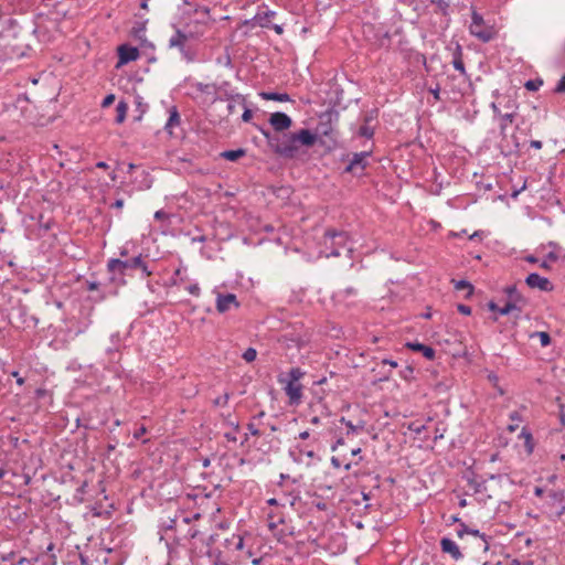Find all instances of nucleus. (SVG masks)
Segmentation results:
<instances>
[{
    "label": "nucleus",
    "instance_id": "nucleus-1",
    "mask_svg": "<svg viewBox=\"0 0 565 565\" xmlns=\"http://www.w3.org/2000/svg\"><path fill=\"white\" fill-rule=\"evenodd\" d=\"M262 134L267 139L270 148L277 154L285 158H295L301 146L312 147L317 141V135L309 129H300L297 132H284L275 136L266 130H262Z\"/></svg>",
    "mask_w": 565,
    "mask_h": 565
},
{
    "label": "nucleus",
    "instance_id": "nucleus-2",
    "mask_svg": "<svg viewBox=\"0 0 565 565\" xmlns=\"http://www.w3.org/2000/svg\"><path fill=\"white\" fill-rule=\"evenodd\" d=\"M349 236L345 232L327 231L324 234V246L330 252L326 253L327 257H338L341 249L345 248L349 254L353 252L352 246H348Z\"/></svg>",
    "mask_w": 565,
    "mask_h": 565
},
{
    "label": "nucleus",
    "instance_id": "nucleus-3",
    "mask_svg": "<svg viewBox=\"0 0 565 565\" xmlns=\"http://www.w3.org/2000/svg\"><path fill=\"white\" fill-rule=\"evenodd\" d=\"M107 268L110 273L119 275H125L127 270L137 268L141 269L146 277H149L152 274L148 269V266L143 262L141 255L126 260L111 258L108 260Z\"/></svg>",
    "mask_w": 565,
    "mask_h": 565
},
{
    "label": "nucleus",
    "instance_id": "nucleus-4",
    "mask_svg": "<svg viewBox=\"0 0 565 565\" xmlns=\"http://www.w3.org/2000/svg\"><path fill=\"white\" fill-rule=\"evenodd\" d=\"M470 34L487 43L494 39L497 32L492 25H488L476 10L471 12V23L469 25Z\"/></svg>",
    "mask_w": 565,
    "mask_h": 565
},
{
    "label": "nucleus",
    "instance_id": "nucleus-5",
    "mask_svg": "<svg viewBox=\"0 0 565 565\" xmlns=\"http://www.w3.org/2000/svg\"><path fill=\"white\" fill-rule=\"evenodd\" d=\"M268 121L276 132L282 134L292 125L291 118L287 114L280 111L273 113Z\"/></svg>",
    "mask_w": 565,
    "mask_h": 565
},
{
    "label": "nucleus",
    "instance_id": "nucleus-6",
    "mask_svg": "<svg viewBox=\"0 0 565 565\" xmlns=\"http://www.w3.org/2000/svg\"><path fill=\"white\" fill-rule=\"evenodd\" d=\"M231 307L238 308L239 302L234 294H217L216 297V309L220 313H224L231 309Z\"/></svg>",
    "mask_w": 565,
    "mask_h": 565
},
{
    "label": "nucleus",
    "instance_id": "nucleus-7",
    "mask_svg": "<svg viewBox=\"0 0 565 565\" xmlns=\"http://www.w3.org/2000/svg\"><path fill=\"white\" fill-rule=\"evenodd\" d=\"M525 282L530 288H537L542 291H550L553 289V285L551 284V281L536 273L530 274L526 277Z\"/></svg>",
    "mask_w": 565,
    "mask_h": 565
},
{
    "label": "nucleus",
    "instance_id": "nucleus-8",
    "mask_svg": "<svg viewBox=\"0 0 565 565\" xmlns=\"http://www.w3.org/2000/svg\"><path fill=\"white\" fill-rule=\"evenodd\" d=\"M290 456L297 462H302L303 457L309 458L310 460L307 462L310 463L311 460L316 458V452L313 449H310L308 446L297 445L294 449L290 450Z\"/></svg>",
    "mask_w": 565,
    "mask_h": 565
},
{
    "label": "nucleus",
    "instance_id": "nucleus-9",
    "mask_svg": "<svg viewBox=\"0 0 565 565\" xmlns=\"http://www.w3.org/2000/svg\"><path fill=\"white\" fill-rule=\"evenodd\" d=\"M369 157H370L369 151H362V152L354 153L345 170L349 172H355L358 169H360L361 171L364 170V168L366 167V160Z\"/></svg>",
    "mask_w": 565,
    "mask_h": 565
},
{
    "label": "nucleus",
    "instance_id": "nucleus-10",
    "mask_svg": "<svg viewBox=\"0 0 565 565\" xmlns=\"http://www.w3.org/2000/svg\"><path fill=\"white\" fill-rule=\"evenodd\" d=\"M440 547L444 553L449 554L455 561L461 559L463 556L459 546L451 539L443 537L440 540Z\"/></svg>",
    "mask_w": 565,
    "mask_h": 565
},
{
    "label": "nucleus",
    "instance_id": "nucleus-11",
    "mask_svg": "<svg viewBox=\"0 0 565 565\" xmlns=\"http://www.w3.org/2000/svg\"><path fill=\"white\" fill-rule=\"evenodd\" d=\"M119 64H127L131 61H136L139 57V51L136 47L128 45H121L118 49Z\"/></svg>",
    "mask_w": 565,
    "mask_h": 565
},
{
    "label": "nucleus",
    "instance_id": "nucleus-12",
    "mask_svg": "<svg viewBox=\"0 0 565 565\" xmlns=\"http://www.w3.org/2000/svg\"><path fill=\"white\" fill-rule=\"evenodd\" d=\"M285 392L290 398L291 403H299L301 398V385L299 383L287 382L285 386Z\"/></svg>",
    "mask_w": 565,
    "mask_h": 565
},
{
    "label": "nucleus",
    "instance_id": "nucleus-13",
    "mask_svg": "<svg viewBox=\"0 0 565 565\" xmlns=\"http://www.w3.org/2000/svg\"><path fill=\"white\" fill-rule=\"evenodd\" d=\"M189 36L181 30H177L175 33L169 40L170 47H178L180 51L185 47Z\"/></svg>",
    "mask_w": 565,
    "mask_h": 565
},
{
    "label": "nucleus",
    "instance_id": "nucleus-14",
    "mask_svg": "<svg viewBox=\"0 0 565 565\" xmlns=\"http://www.w3.org/2000/svg\"><path fill=\"white\" fill-rule=\"evenodd\" d=\"M489 309L492 310V311L498 310V312L500 315L505 316V315L511 313L514 310L521 312L522 307L521 306H516L515 302H507L505 306H503L502 308H499L494 302L491 301L489 303Z\"/></svg>",
    "mask_w": 565,
    "mask_h": 565
},
{
    "label": "nucleus",
    "instance_id": "nucleus-15",
    "mask_svg": "<svg viewBox=\"0 0 565 565\" xmlns=\"http://www.w3.org/2000/svg\"><path fill=\"white\" fill-rule=\"evenodd\" d=\"M406 345H407V348L412 349L413 351L422 352L423 355L427 360H433L435 358V350L431 347H427L425 344L417 343V342L416 343L409 342Z\"/></svg>",
    "mask_w": 565,
    "mask_h": 565
},
{
    "label": "nucleus",
    "instance_id": "nucleus-16",
    "mask_svg": "<svg viewBox=\"0 0 565 565\" xmlns=\"http://www.w3.org/2000/svg\"><path fill=\"white\" fill-rule=\"evenodd\" d=\"M515 116H516L515 111H507L503 115H500L499 127H500V134L502 136L507 135L508 126L513 122Z\"/></svg>",
    "mask_w": 565,
    "mask_h": 565
},
{
    "label": "nucleus",
    "instance_id": "nucleus-17",
    "mask_svg": "<svg viewBox=\"0 0 565 565\" xmlns=\"http://www.w3.org/2000/svg\"><path fill=\"white\" fill-rule=\"evenodd\" d=\"M179 125H180V115H179L177 107L173 106L169 109V118H168V121H167L164 128L169 134H172V129Z\"/></svg>",
    "mask_w": 565,
    "mask_h": 565
},
{
    "label": "nucleus",
    "instance_id": "nucleus-18",
    "mask_svg": "<svg viewBox=\"0 0 565 565\" xmlns=\"http://www.w3.org/2000/svg\"><path fill=\"white\" fill-rule=\"evenodd\" d=\"M457 534L459 537H462L463 534H471L473 536L482 539L484 543H487L486 535L483 533H480L479 530L469 529L465 523H460ZM484 550H488V544H486Z\"/></svg>",
    "mask_w": 565,
    "mask_h": 565
},
{
    "label": "nucleus",
    "instance_id": "nucleus-19",
    "mask_svg": "<svg viewBox=\"0 0 565 565\" xmlns=\"http://www.w3.org/2000/svg\"><path fill=\"white\" fill-rule=\"evenodd\" d=\"M356 294H358V291L354 287H348V288L340 289V290L335 291L333 297L338 301L344 302V301L349 300L350 298L355 297Z\"/></svg>",
    "mask_w": 565,
    "mask_h": 565
},
{
    "label": "nucleus",
    "instance_id": "nucleus-20",
    "mask_svg": "<svg viewBox=\"0 0 565 565\" xmlns=\"http://www.w3.org/2000/svg\"><path fill=\"white\" fill-rule=\"evenodd\" d=\"M505 292L509 297L508 302H515L516 306H521L525 302L524 298L519 294L515 286H509L505 288Z\"/></svg>",
    "mask_w": 565,
    "mask_h": 565
},
{
    "label": "nucleus",
    "instance_id": "nucleus-21",
    "mask_svg": "<svg viewBox=\"0 0 565 565\" xmlns=\"http://www.w3.org/2000/svg\"><path fill=\"white\" fill-rule=\"evenodd\" d=\"M259 96L265 100H276V102H289L290 97L286 93H271V92H262Z\"/></svg>",
    "mask_w": 565,
    "mask_h": 565
},
{
    "label": "nucleus",
    "instance_id": "nucleus-22",
    "mask_svg": "<svg viewBox=\"0 0 565 565\" xmlns=\"http://www.w3.org/2000/svg\"><path fill=\"white\" fill-rule=\"evenodd\" d=\"M374 119V117L365 116L364 124L359 129V135L361 137L371 138L374 135V128L370 126V122Z\"/></svg>",
    "mask_w": 565,
    "mask_h": 565
},
{
    "label": "nucleus",
    "instance_id": "nucleus-23",
    "mask_svg": "<svg viewBox=\"0 0 565 565\" xmlns=\"http://www.w3.org/2000/svg\"><path fill=\"white\" fill-rule=\"evenodd\" d=\"M128 105L124 100H120L116 106V124H122L126 119Z\"/></svg>",
    "mask_w": 565,
    "mask_h": 565
},
{
    "label": "nucleus",
    "instance_id": "nucleus-24",
    "mask_svg": "<svg viewBox=\"0 0 565 565\" xmlns=\"http://www.w3.org/2000/svg\"><path fill=\"white\" fill-rule=\"evenodd\" d=\"M227 100L230 102L227 105L228 114L235 113V103L245 106V97L242 94L228 95Z\"/></svg>",
    "mask_w": 565,
    "mask_h": 565
},
{
    "label": "nucleus",
    "instance_id": "nucleus-25",
    "mask_svg": "<svg viewBox=\"0 0 565 565\" xmlns=\"http://www.w3.org/2000/svg\"><path fill=\"white\" fill-rule=\"evenodd\" d=\"M243 156H245L244 149L226 150L221 153V157L228 161H236Z\"/></svg>",
    "mask_w": 565,
    "mask_h": 565
},
{
    "label": "nucleus",
    "instance_id": "nucleus-26",
    "mask_svg": "<svg viewBox=\"0 0 565 565\" xmlns=\"http://www.w3.org/2000/svg\"><path fill=\"white\" fill-rule=\"evenodd\" d=\"M455 288L457 290H467V296H471L473 292L472 285L467 280H458L455 282Z\"/></svg>",
    "mask_w": 565,
    "mask_h": 565
},
{
    "label": "nucleus",
    "instance_id": "nucleus-27",
    "mask_svg": "<svg viewBox=\"0 0 565 565\" xmlns=\"http://www.w3.org/2000/svg\"><path fill=\"white\" fill-rule=\"evenodd\" d=\"M305 375V372L299 369V367H292L289 373H288V376H289V381L288 382H294V383H298V381Z\"/></svg>",
    "mask_w": 565,
    "mask_h": 565
},
{
    "label": "nucleus",
    "instance_id": "nucleus-28",
    "mask_svg": "<svg viewBox=\"0 0 565 565\" xmlns=\"http://www.w3.org/2000/svg\"><path fill=\"white\" fill-rule=\"evenodd\" d=\"M557 259H558V255L556 254L555 250H552L546 255V258L540 264V267L544 268V269H550L551 268L550 263L556 262Z\"/></svg>",
    "mask_w": 565,
    "mask_h": 565
},
{
    "label": "nucleus",
    "instance_id": "nucleus-29",
    "mask_svg": "<svg viewBox=\"0 0 565 565\" xmlns=\"http://www.w3.org/2000/svg\"><path fill=\"white\" fill-rule=\"evenodd\" d=\"M520 436L524 438L525 446L527 447L529 452H532L533 446L531 444V441H532L531 434L525 428H523Z\"/></svg>",
    "mask_w": 565,
    "mask_h": 565
},
{
    "label": "nucleus",
    "instance_id": "nucleus-30",
    "mask_svg": "<svg viewBox=\"0 0 565 565\" xmlns=\"http://www.w3.org/2000/svg\"><path fill=\"white\" fill-rule=\"evenodd\" d=\"M534 335L539 337L542 347H547L551 343V337L547 332L541 331Z\"/></svg>",
    "mask_w": 565,
    "mask_h": 565
},
{
    "label": "nucleus",
    "instance_id": "nucleus-31",
    "mask_svg": "<svg viewBox=\"0 0 565 565\" xmlns=\"http://www.w3.org/2000/svg\"><path fill=\"white\" fill-rule=\"evenodd\" d=\"M257 356V352L254 348H248L244 353H243V359L246 361V362H253L255 361Z\"/></svg>",
    "mask_w": 565,
    "mask_h": 565
},
{
    "label": "nucleus",
    "instance_id": "nucleus-32",
    "mask_svg": "<svg viewBox=\"0 0 565 565\" xmlns=\"http://www.w3.org/2000/svg\"><path fill=\"white\" fill-rule=\"evenodd\" d=\"M542 84H543L542 81H532V79H530V81H527L525 83L524 86H525L526 89L534 92V90H537Z\"/></svg>",
    "mask_w": 565,
    "mask_h": 565
},
{
    "label": "nucleus",
    "instance_id": "nucleus-33",
    "mask_svg": "<svg viewBox=\"0 0 565 565\" xmlns=\"http://www.w3.org/2000/svg\"><path fill=\"white\" fill-rule=\"evenodd\" d=\"M228 398H230V395L227 393L216 397L214 401H213V404L215 406H225L227 405V402H228Z\"/></svg>",
    "mask_w": 565,
    "mask_h": 565
},
{
    "label": "nucleus",
    "instance_id": "nucleus-34",
    "mask_svg": "<svg viewBox=\"0 0 565 565\" xmlns=\"http://www.w3.org/2000/svg\"><path fill=\"white\" fill-rule=\"evenodd\" d=\"M454 67L459 71L460 73H465V65L460 57H457L452 62Z\"/></svg>",
    "mask_w": 565,
    "mask_h": 565
},
{
    "label": "nucleus",
    "instance_id": "nucleus-35",
    "mask_svg": "<svg viewBox=\"0 0 565 565\" xmlns=\"http://www.w3.org/2000/svg\"><path fill=\"white\" fill-rule=\"evenodd\" d=\"M180 52L188 62H192L194 60V54L189 49L184 47Z\"/></svg>",
    "mask_w": 565,
    "mask_h": 565
},
{
    "label": "nucleus",
    "instance_id": "nucleus-36",
    "mask_svg": "<svg viewBox=\"0 0 565 565\" xmlns=\"http://www.w3.org/2000/svg\"><path fill=\"white\" fill-rule=\"evenodd\" d=\"M409 429L412 431H414L415 434H422L425 429V426L424 425H419V424H416V423H412L409 425Z\"/></svg>",
    "mask_w": 565,
    "mask_h": 565
},
{
    "label": "nucleus",
    "instance_id": "nucleus-37",
    "mask_svg": "<svg viewBox=\"0 0 565 565\" xmlns=\"http://www.w3.org/2000/svg\"><path fill=\"white\" fill-rule=\"evenodd\" d=\"M555 92L556 93H565V75L562 76V78L558 81V83L555 87Z\"/></svg>",
    "mask_w": 565,
    "mask_h": 565
},
{
    "label": "nucleus",
    "instance_id": "nucleus-38",
    "mask_svg": "<svg viewBox=\"0 0 565 565\" xmlns=\"http://www.w3.org/2000/svg\"><path fill=\"white\" fill-rule=\"evenodd\" d=\"M114 100H115V95H114V94H109V95H107V96L104 98L103 103H102V107H104V108H105V107L110 106V105L114 103Z\"/></svg>",
    "mask_w": 565,
    "mask_h": 565
},
{
    "label": "nucleus",
    "instance_id": "nucleus-39",
    "mask_svg": "<svg viewBox=\"0 0 565 565\" xmlns=\"http://www.w3.org/2000/svg\"><path fill=\"white\" fill-rule=\"evenodd\" d=\"M252 117H253L252 110H250V109H248V108L246 107V105H245V106H244V113H243V115H242V119H243V121L248 122V121L252 119Z\"/></svg>",
    "mask_w": 565,
    "mask_h": 565
},
{
    "label": "nucleus",
    "instance_id": "nucleus-40",
    "mask_svg": "<svg viewBox=\"0 0 565 565\" xmlns=\"http://www.w3.org/2000/svg\"><path fill=\"white\" fill-rule=\"evenodd\" d=\"M457 309L460 313L466 315V316H469L471 313V308L469 306H466L462 303L458 305Z\"/></svg>",
    "mask_w": 565,
    "mask_h": 565
},
{
    "label": "nucleus",
    "instance_id": "nucleus-41",
    "mask_svg": "<svg viewBox=\"0 0 565 565\" xmlns=\"http://www.w3.org/2000/svg\"><path fill=\"white\" fill-rule=\"evenodd\" d=\"M188 291H189L191 295H193V296L198 297V296L200 295V287H199V285H198V284L190 285V286L188 287Z\"/></svg>",
    "mask_w": 565,
    "mask_h": 565
},
{
    "label": "nucleus",
    "instance_id": "nucleus-42",
    "mask_svg": "<svg viewBox=\"0 0 565 565\" xmlns=\"http://www.w3.org/2000/svg\"><path fill=\"white\" fill-rule=\"evenodd\" d=\"M247 429L250 433V435H253V436L260 435V431L256 428V426L254 424H248Z\"/></svg>",
    "mask_w": 565,
    "mask_h": 565
},
{
    "label": "nucleus",
    "instance_id": "nucleus-43",
    "mask_svg": "<svg viewBox=\"0 0 565 565\" xmlns=\"http://www.w3.org/2000/svg\"><path fill=\"white\" fill-rule=\"evenodd\" d=\"M510 419L512 420V424H518L521 420V416L518 412H513L510 414Z\"/></svg>",
    "mask_w": 565,
    "mask_h": 565
},
{
    "label": "nucleus",
    "instance_id": "nucleus-44",
    "mask_svg": "<svg viewBox=\"0 0 565 565\" xmlns=\"http://www.w3.org/2000/svg\"><path fill=\"white\" fill-rule=\"evenodd\" d=\"M147 431L146 427L141 426L139 429H137L135 433H134V437L136 439H139L142 435H145Z\"/></svg>",
    "mask_w": 565,
    "mask_h": 565
},
{
    "label": "nucleus",
    "instance_id": "nucleus-45",
    "mask_svg": "<svg viewBox=\"0 0 565 565\" xmlns=\"http://www.w3.org/2000/svg\"><path fill=\"white\" fill-rule=\"evenodd\" d=\"M211 87L210 84H203V83H198L196 84V88L198 90L202 92V93H205L209 90V88Z\"/></svg>",
    "mask_w": 565,
    "mask_h": 565
},
{
    "label": "nucleus",
    "instance_id": "nucleus-46",
    "mask_svg": "<svg viewBox=\"0 0 565 565\" xmlns=\"http://www.w3.org/2000/svg\"><path fill=\"white\" fill-rule=\"evenodd\" d=\"M492 111L494 116L499 119L500 115H503L502 111L499 109L498 105L495 103L491 104Z\"/></svg>",
    "mask_w": 565,
    "mask_h": 565
},
{
    "label": "nucleus",
    "instance_id": "nucleus-47",
    "mask_svg": "<svg viewBox=\"0 0 565 565\" xmlns=\"http://www.w3.org/2000/svg\"><path fill=\"white\" fill-rule=\"evenodd\" d=\"M122 206H124L122 199H118L111 204V207L117 209V210H120Z\"/></svg>",
    "mask_w": 565,
    "mask_h": 565
},
{
    "label": "nucleus",
    "instance_id": "nucleus-48",
    "mask_svg": "<svg viewBox=\"0 0 565 565\" xmlns=\"http://www.w3.org/2000/svg\"><path fill=\"white\" fill-rule=\"evenodd\" d=\"M505 108L509 110V111H515V103L511 99L508 100L507 105H505Z\"/></svg>",
    "mask_w": 565,
    "mask_h": 565
},
{
    "label": "nucleus",
    "instance_id": "nucleus-49",
    "mask_svg": "<svg viewBox=\"0 0 565 565\" xmlns=\"http://www.w3.org/2000/svg\"><path fill=\"white\" fill-rule=\"evenodd\" d=\"M531 147L539 150V149H541L543 147V143L540 140H532L531 141Z\"/></svg>",
    "mask_w": 565,
    "mask_h": 565
},
{
    "label": "nucleus",
    "instance_id": "nucleus-50",
    "mask_svg": "<svg viewBox=\"0 0 565 565\" xmlns=\"http://www.w3.org/2000/svg\"><path fill=\"white\" fill-rule=\"evenodd\" d=\"M164 217H166V213L162 210L157 211L154 213V218H157V220H163Z\"/></svg>",
    "mask_w": 565,
    "mask_h": 565
},
{
    "label": "nucleus",
    "instance_id": "nucleus-51",
    "mask_svg": "<svg viewBox=\"0 0 565 565\" xmlns=\"http://www.w3.org/2000/svg\"><path fill=\"white\" fill-rule=\"evenodd\" d=\"M331 463L335 467V468H339L341 466V462H340V459L337 458V457H332L331 458Z\"/></svg>",
    "mask_w": 565,
    "mask_h": 565
},
{
    "label": "nucleus",
    "instance_id": "nucleus-52",
    "mask_svg": "<svg viewBox=\"0 0 565 565\" xmlns=\"http://www.w3.org/2000/svg\"><path fill=\"white\" fill-rule=\"evenodd\" d=\"M244 546V541L241 536H237L236 550H242Z\"/></svg>",
    "mask_w": 565,
    "mask_h": 565
},
{
    "label": "nucleus",
    "instance_id": "nucleus-53",
    "mask_svg": "<svg viewBox=\"0 0 565 565\" xmlns=\"http://www.w3.org/2000/svg\"><path fill=\"white\" fill-rule=\"evenodd\" d=\"M96 289H98V282H96V281L88 282V290H96Z\"/></svg>",
    "mask_w": 565,
    "mask_h": 565
},
{
    "label": "nucleus",
    "instance_id": "nucleus-54",
    "mask_svg": "<svg viewBox=\"0 0 565 565\" xmlns=\"http://www.w3.org/2000/svg\"><path fill=\"white\" fill-rule=\"evenodd\" d=\"M430 93L434 95L435 99H440L439 97V87H436L435 89H430Z\"/></svg>",
    "mask_w": 565,
    "mask_h": 565
},
{
    "label": "nucleus",
    "instance_id": "nucleus-55",
    "mask_svg": "<svg viewBox=\"0 0 565 565\" xmlns=\"http://www.w3.org/2000/svg\"><path fill=\"white\" fill-rule=\"evenodd\" d=\"M274 31L277 33V34H281L284 32V29L281 25H278V24H275L273 26Z\"/></svg>",
    "mask_w": 565,
    "mask_h": 565
},
{
    "label": "nucleus",
    "instance_id": "nucleus-56",
    "mask_svg": "<svg viewBox=\"0 0 565 565\" xmlns=\"http://www.w3.org/2000/svg\"><path fill=\"white\" fill-rule=\"evenodd\" d=\"M309 437H310V434H309V431H308V430H305V431H302V433H300V434H299V438H300V439H303V440H305V439H308Z\"/></svg>",
    "mask_w": 565,
    "mask_h": 565
},
{
    "label": "nucleus",
    "instance_id": "nucleus-57",
    "mask_svg": "<svg viewBox=\"0 0 565 565\" xmlns=\"http://www.w3.org/2000/svg\"><path fill=\"white\" fill-rule=\"evenodd\" d=\"M174 276L175 277H180V281H184V278L182 277V269L181 268L175 269Z\"/></svg>",
    "mask_w": 565,
    "mask_h": 565
},
{
    "label": "nucleus",
    "instance_id": "nucleus-58",
    "mask_svg": "<svg viewBox=\"0 0 565 565\" xmlns=\"http://www.w3.org/2000/svg\"><path fill=\"white\" fill-rule=\"evenodd\" d=\"M96 167L99 168V169H107L108 168L107 163L104 162V161L97 162Z\"/></svg>",
    "mask_w": 565,
    "mask_h": 565
},
{
    "label": "nucleus",
    "instance_id": "nucleus-59",
    "mask_svg": "<svg viewBox=\"0 0 565 565\" xmlns=\"http://www.w3.org/2000/svg\"><path fill=\"white\" fill-rule=\"evenodd\" d=\"M525 260H526V262H529V263H531V264H534V263H536V262H537L536 257H534V256H532V255L526 256V257H525Z\"/></svg>",
    "mask_w": 565,
    "mask_h": 565
},
{
    "label": "nucleus",
    "instance_id": "nucleus-60",
    "mask_svg": "<svg viewBox=\"0 0 565 565\" xmlns=\"http://www.w3.org/2000/svg\"><path fill=\"white\" fill-rule=\"evenodd\" d=\"M383 363H387V364H390L393 367L397 366V362L396 361H392V360H383Z\"/></svg>",
    "mask_w": 565,
    "mask_h": 565
},
{
    "label": "nucleus",
    "instance_id": "nucleus-61",
    "mask_svg": "<svg viewBox=\"0 0 565 565\" xmlns=\"http://www.w3.org/2000/svg\"><path fill=\"white\" fill-rule=\"evenodd\" d=\"M518 427H519V424H511L508 426V429L513 433L518 429Z\"/></svg>",
    "mask_w": 565,
    "mask_h": 565
},
{
    "label": "nucleus",
    "instance_id": "nucleus-62",
    "mask_svg": "<svg viewBox=\"0 0 565 565\" xmlns=\"http://www.w3.org/2000/svg\"><path fill=\"white\" fill-rule=\"evenodd\" d=\"M310 423L313 425H318L320 423V418L318 416H315L310 419Z\"/></svg>",
    "mask_w": 565,
    "mask_h": 565
},
{
    "label": "nucleus",
    "instance_id": "nucleus-63",
    "mask_svg": "<svg viewBox=\"0 0 565 565\" xmlns=\"http://www.w3.org/2000/svg\"><path fill=\"white\" fill-rule=\"evenodd\" d=\"M345 426H347L350 430H352V431H354V430H355V426H354L350 420H349V422H345Z\"/></svg>",
    "mask_w": 565,
    "mask_h": 565
},
{
    "label": "nucleus",
    "instance_id": "nucleus-64",
    "mask_svg": "<svg viewBox=\"0 0 565 565\" xmlns=\"http://www.w3.org/2000/svg\"><path fill=\"white\" fill-rule=\"evenodd\" d=\"M479 236H480V232H478V231H477V232H475L473 234H471V235L469 236V238H470L471 241H473V239L478 238Z\"/></svg>",
    "mask_w": 565,
    "mask_h": 565
}]
</instances>
